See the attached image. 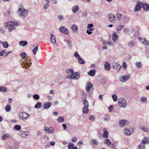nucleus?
<instances>
[{"label":"nucleus","mask_w":149,"mask_h":149,"mask_svg":"<svg viewBox=\"0 0 149 149\" xmlns=\"http://www.w3.org/2000/svg\"><path fill=\"white\" fill-rule=\"evenodd\" d=\"M136 45V43L134 41H130L128 43V46L129 47H132L135 46Z\"/></svg>","instance_id":"obj_26"},{"label":"nucleus","mask_w":149,"mask_h":149,"mask_svg":"<svg viewBox=\"0 0 149 149\" xmlns=\"http://www.w3.org/2000/svg\"><path fill=\"white\" fill-rule=\"evenodd\" d=\"M143 6V3L140 1H138L134 8V11L136 12H138L142 8Z\"/></svg>","instance_id":"obj_6"},{"label":"nucleus","mask_w":149,"mask_h":149,"mask_svg":"<svg viewBox=\"0 0 149 149\" xmlns=\"http://www.w3.org/2000/svg\"><path fill=\"white\" fill-rule=\"evenodd\" d=\"M107 43L110 46H113L114 45V43L112 42L111 41H109V42H108Z\"/></svg>","instance_id":"obj_57"},{"label":"nucleus","mask_w":149,"mask_h":149,"mask_svg":"<svg viewBox=\"0 0 149 149\" xmlns=\"http://www.w3.org/2000/svg\"><path fill=\"white\" fill-rule=\"evenodd\" d=\"M33 97V99L35 100H38L40 98V96L38 94H35Z\"/></svg>","instance_id":"obj_56"},{"label":"nucleus","mask_w":149,"mask_h":149,"mask_svg":"<svg viewBox=\"0 0 149 149\" xmlns=\"http://www.w3.org/2000/svg\"><path fill=\"white\" fill-rule=\"evenodd\" d=\"M41 103L40 102H38L35 105V107L36 109H39L41 107Z\"/></svg>","instance_id":"obj_37"},{"label":"nucleus","mask_w":149,"mask_h":149,"mask_svg":"<svg viewBox=\"0 0 149 149\" xmlns=\"http://www.w3.org/2000/svg\"><path fill=\"white\" fill-rule=\"evenodd\" d=\"M71 28L72 32L75 33L77 31L78 27L76 25L73 24Z\"/></svg>","instance_id":"obj_19"},{"label":"nucleus","mask_w":149,"mask_h":149,"mask_svg":"<svg viewBox=\"0 0 149 149\" xmlns=\"http://www.w3.org/2000/svg\"><path fill=\"white\" fill-rule=\"evenodd\" d=\"M124 27L123 25H118L116 26V32L118 33Z\"/></svg>","instance_id":"obj_32"},{"label":"nucleus","mask_w":149,"mask_h":149,"mask_svg":"<svg viewBox=\"0 0 149 149\" xmlns=\"http://www.w3.org/2000/svg\"><path fill=\"white\" fill-rule=\"evenodd\" d=\"M50 40L51 42L53 43H55L56 42L55 37V36L53 34H51Z\"/></svg>","instance_id":"obj_27"},{"label":"nucleus","mask_w":149,"mask_h":149,"mask_svg":"<svg viewBox=\"0 0 149 149\" xmlns=\"http://www.w3.org/2000/svg\"><path fill=\"white\" fill-rule=\"evenodd\" d=\"M65 72L66 74H69L66 77L67 79H68L77 80L79 78V72L74 73L72 69H67Z\"/></svg>","instance_id":"obj_1"},{"label":"nucleus","mask_w":149,"mask_h":149,"mask_svg":"<svg viewBox=\"0 0 149 149\" xmlns=\"http://www.w3.org/2000/svg\"><path fill=\"white\" fill-rule=\"evenodd\" d=\"M96 72V70L95 69H93L88 72V74L89 75L91 76H93L95 75Z\"/></svg>","instance_id":"obj_20"},{"label":"nucleus","mask_w":149,"mask_h":149,"mask_svg":"<svg viewBox=\"0 0 149 149\" xmlns=\"http://www.w3.org/2000/svg\"><path fill=\"white\" fill-rule=\"evenodd\" d=\"M19 146L17 143H15L13 145V149H18L19 148Z\"/></svg>","instance_id":"obj_54"},{"label":"nucleus","mask_w":149,"mask_h":149,"mask_svg":"<svg viewBox=\"0 0 149 149\" xmlns=\"http://www.w3.org/2000/svg\"><path fill=\"white\" fill-rule=\"evenodd\" d=\"M140 128L143 131L146 132H149V130L148 129L147 127L145 125H141L140 126Z\"/></svg>","instance_id":"obj_16"},{"label":"nucleus","mask_w":149,"mask_h":149,"mask_svg":"<svg viewBox=\"0 0 149 149\" xmlns=\"http://www.w3.org/2000/svg\"><path fill=\"white\" fill-rule=\"evenodd\" d=\"M118 38V36L116 33L115 32H113L112 36V39L113 42H116Z\"/></svg>","instance_id":"obj_13"},{"label":"nucleus","mask_w":149,"mask_h":149,"mask_svg":"<svg viewBox=\"0 0 149 149\" xmlns=\"http://www.w3.org/2000/svg\"><path fill=\"white\" fill-rule=\"evenodd\" d=\"M18 25V24L17 22L11 21L6 23L5 24V26L6 27H10L8 28V30L10 32L15 29V26H17Z\"/></svg>","instance_id":"obj_3"},{"label":"nucleus","mask_w":149,"mask_h":149,"mask_svg":"<svg viewBox=\"0 0 149 149\" xmlns=\"http://www.w3.org/2000/svg\"><path fill=\"white\" fill-rule=\"evenodd\" d=\"M9 137V135L8 134H4L2 137V138L3 140H5L7 139Z\"/></svg>","instance_id":"obj_44"},{"label":"nucleus","mask_w":149,"mask_h":149,"mask_svg":"<svg viewBox=\"0 0 149 149\" xmlns=\"http://www.w3.org/2000/svg\"><path fill=\"white\" fill-rule=\"evenodd\" d=\"M141 101L143 102H145L147 101V98L146 97H141Z\"/></svg>","instance_id":"obj_55"},{"label":"nucleus","mask_w":149,"mask_h":149,"mask_svg":"<svg viewBox=\"0 0 149 149\" xmlns=\"http://www.w3.org/2000/svg\"><path fill=\"white\" fill-rule=\"evenodd\" d=\"M143 9L146 11L149 10V5L147 3H143Z\"/></svg>","instance_id":"obj_24"},{"label":"nucleus","mask_w":149,"mask_h":149,"mask_svg":"<svg viewBox=\"0 0 149 149\" xmlns=\"http://www.w3.org/2000/svg\"><path fill=\"white\" fill-rule=\"evenodd\" d=\"M104 143L106 144L107 146H110L111 144V141L108 138H106L104 139Z\"/></svg>","instance_id":"obj_18"},{"label":"nucleus","mask_w":149,"mask_h":149,"mask_svg":"<svg viewBox=\"0 0 149 149\" xmlns=\"http://www.w3.org/2000/svg\"><path fill=\"white\" fill-rule=\"evenodd\" d=\"M3 47L5 48H7L8 47V44L7 42L6 41L3 42Z\"/></svg>","instance_id":"obj_53"},{"label":"nucleus","mask_w":149,"mask_h":149,"mask_svg":"<svg viewBox=\"0 0 149 149\" xmlns=\"http://www.w3.org/2000/svg\"><path fill=\"white\" fill-rule=\"evenodd\" d=\"M110 116L109 115H106V116H104L103 117V118L104 119V121H107L109 120L110 118Z\"/></svg>","instance_id":"obj_41"},{"label":"nucleus","mask_w":149,"mask_h":149,"mask_svg":"<svg viewBox=\"0 0 149 149\" xmlns=\"http://www.w3.org/2000/svg\"><path fill=\"white\" fill-rule=\"evenodd\" d=\"M83 103L84 105V107H89V103L87 100L86 99L84 100L83 101Z\"/></svg>","instance_id":"obj_38"},{"label":"nucleus","mask_w":149,"mask_h":149,"mask_svg":"<svg viewBox=\"0 0 149 149\" xmlns=\"http://www.w3.org/2000/svg\"><path fill=\"white\" fill-rule=\"evenodd\" d=\"M124 132L125 134L127 136L129 135L130 134V132L129 130L126 129H124Z\"/></svg>","instance_id":"obj_40"},{"label":"nucleus","mask_w":149,"mask_h":149,"mask_svg":"<svg viewBox=\"0 0 149 149\" xmlns=\"http://www.w3.org/2000/svg\"><path fill=\"white\" fill-rule=\"evenodd\" d=\"M5 109L7 112H9L11 109V107L7 104L5 107Z\"/></svg>","instance_id":"obj_52"},{"label":"nucleus","mask_w":149,"mask_h":149,"mask_svg":"<svg viewBox=\"0 0 149 149\" xmlns=\"http://www.w3.org/2000/svg\"><path fill=\"white\" fill-rule=\"evenodd\" d=\"M20 56L22 59H24L26 56V54L25 52H23L20 54Z\"/></svg>","instance_id":"obj_45"},{"label":"nucleus","mask_w":149,"mask_h":149,"mask_svg":"<svg viewBox=\"0 0 149 149\" xmlns=\"http://www.w3.org/2000/svg\"><path fill=\"white\" fill-rule=\"evenodd\" d=\"M91 142L92 143L93 145H97L99 143V142L96 139H92L91 140Z\"/></svg>","instance_id":"obj_36"},{"label":"nucleus","mask_w":149,"mask_h":149,"mask_svg":"<svg viewBox=\"0 0 149 149\" xmlns=\"http://www.w3.org/2000/svg\"><path fill=\"white\" fill-rule=\"evenodd\" d=\"M53 130L54 128L53 127H50L48 129V131H47V132L49 134H52L53 133Z\"/></svg>","instance_id":"obj_50"},{"label":"nucleus","mask_w":149,"mask_h":149,"mask_svg":"<svg viewBox=\"0 0 149 149\" xmlns=\"http://www.w3.org/2000/svg\"><path fill=\"white\" fill-rule=\"evenodd\" d=\"M141 43L145 45H149V41L146 39L144 38L143 40L141 41Z\"/></svg>","instance_id":"obj_28"},{"label":"nucleus","mask_w":149,"mask_h":149,"mask_svg":"<svg viewBox=\"0 0 149 149\" xmlns=\"http://www.w3.org/2000/svg\"><path fill=\"white\" fill-rule=\"evenodd\" d=\"M82 14L84 16L86 17L88 15V13L86 11H84L83 13Z\"/></svg>","instance_id":"obj_64"},{"label":"nucleus","mask_w":149,"mask_h":149,"mask_svg":"<svg viewBox=\"0 0 149 149\" xmlns=\"http://www.w3.org/2000/svg\"><path fill=\"white\" fill-rule=\"evenodd\" d=\"M116 17L117 19L118 20H120L122 18V15L119 13H116Z\"/></svg>","instance_id":"obj_30"},{"label":"nucleus","mask_w":149,"mask_h":149,"mask_svg":"<svg viewBox=\"0 0 149 149\" xmlns=\"http://www.w3.org/2000/svg\"><path fill=\"white\" fill-rule=\"evenodd\" d=\"M119 125L120 127H123L125 125H130V124L128 120H123L119 121Z\"/></svg>","instance_id":"obj_8"},{"label":"nucleus","mask_w":149,"mask_h":149,"mask_svg":"<svg viewBox=\"0 0 149 149\" xmlns=\"http://www.w3.org/2000/svg\"><path fill=\"white\" fill-rule=\"evenodd\" d=\"M130 77V74H129L127 75H124L121 76L119 77L120 80L122 82H125L126 80Z\"/></svg>","instance_id":"obj_7"},{"label":"nucleus","mask_w":149,"mask_h":149,"mask_svg":"<svg viewBox=\"0 0 149 149\" xmlns=\"http://www.w3.org/2000/svg\"><path fill=\"white\" fill-rule=\"evenodd\" d=\"M6 50H2L0 52V56H2L4 53L5 52Z\"/></svg>","instance_id":"obj_63"},{"label":"nucleus","mask_w":149,"mask_h":149,"mask_svg":"<svg viewBox=\"0 0 149 149\" xmlns=\"http://www.w3.org/2000/svg\"><path fill=\"white\" fill-rule=\"evenodd\" d=\"M66 42L68 44V45L71 47L72 46V44L70 43L71 42L69 40H67L66 41Z\"/></svg>","instance_id":"obj_60"},{"label":"nucleus","mask_w":149,"mask_h":149,"mask_svg":"<svg viewBox=\"0 0 149 149\" xmlns=\"http://www.w3.org/2000/svg\"><path fill=\"white\" fill-rule=\"evenodd\" d=\"M22 65L24 68H25L26 69H27L30 66L29 64L26 61L22 62Z\"/></svg>","instance_id":"obj_23"},{"label":"nucleus","mask_w":149,"mask_h":149,"mask_svg":"<svg viewBox=\"0 0 149 149\" xmlns=\"http://www.w3.org/2000/svg\"><path fill=\"white\" fill-rule=\"evenodd\" d=\"M93 27V25L92 24H88V28H89V30L90 31H92L94 29V28H92V27Z\"/></svg>","instance_id":"obj_39"},{"label":"nucleus","mask_w":149,"mask_h":149,"mask_svg":"<svg viewBox=\"0 0 149 149\" xmlns=\"http://www.w3.org/2000/svg\"><path fill=\"white\" fill-rule=\"evenodd\" d=\"M49 3H46L44 4V9L45 10H47L49 6Z\"/></svg>","instance_id":"obj_59"},{"label":"nucleus","mask_w":149,"mask_h":149,"mask_svg":"<svg viewBox=\"0 0 149 149\" xmlns=\"http://www.w3.org/2000/svg\"><path fill=\"white\" fill-rule=\"evenodd\" d=\"M105 69L107 70H109L111 68L110 65L108 62H105L104 64Z\"/></svg>","instance_id":"obj_17"},{"label":"nucleus","mask_w":149,"mask_h":149,"mask_svg":"<svg viewBox=\"0 0 149 149\" xmlns=\"http://www.w3.org/2000/svg\"><path fill=\"white\" fill-rule=\"evenodd\" d=\"M103 136L105 138H107L108 137V132L107 131L106 128L103 129Z\"/></svg>","instance_id":"obj_14"},{"label":"nucleus","mask_w":149,"mask_h":149,"mask_svg":"<svg viewBox=\"0 0 149 149\" xmlns=\"http://www.w3.org/2000/svg\"><path fill=\"white\" fill-rule=\"evenodd\" d=\"M149 143V139L148 137L144 138L142 141V143L144 144Z\"/></svg>","instance_id":"obj_29"},{"label":"nucleus","mask_w":149,"mask_h":149,"mask_svg":"<svg viewBox=\"0 0 149 149\" xmlns=\"http://www.w3.org/2000/svg\"><path fill=\"white\" fill-rule=\"evenodd\" d=\"M18 8L17 13L19 14V16L23 18H25L28 14V10L25 9L24 7L21 5H19Z\"/></svg>","instance_id":"obj_2"},{"label":"nucleus","mask_w":149,"mask_h":149,"mask_svg":"<svg viewBox=\"0 0 149 149\" xmlns=\"http://www.w3.org/2000/svg\"><path fill=\"white\" fill-rule=\"evenodd\" d=\"M36 46H35V47L33 49V52L34 54L36 55V52L37 51L38 49V46L37 44H36Z\"/></svg>","instance_id":"obj_34"},{"label":"nucleus","mask_w":149,"mask_h":149,"mask_svg":"<svg viewBox=\"0 0 149 149\" xmlns=\"http://www.w3.org/2000/svg\"><path fill=\"white\" fill-rule=\"evenodd\" d=\"M88 107H84L83 108L82 111L83 113L84 114L87 113H88L89 110L88 109Z\"/></svg>","instance_id":"obj_33"},{"label":"nucleus","mask_w":149,"mask_h":149,"mask_svg":"<svg viewBox=\"0 0 149 149\" xmlns=\"http://www.w3.org/2000/svg\"><path fill=\"white\" fill-rule=\"evenodd\" d=\"M145 145L142 143H141L140 144L139 146V149H144Z\"/></svg>","instance_id":"obj_51"},{"label":"nucleus","mask_w":149,"mask_h":149,"mask_svg":"<svg viewBox=\"0 0 149 149\" xmlns=\"http://www.w3.org/2000/svg\"><path fill=\"white\" fill-rule=\"evenodd\" d=\"M108 18L110 21L111 22L115 23L116 22V19L113 14H109L108 15Z\"/></svg>","instance_id":"obj_10"},{"label":"nucleus","mask_w":149,"mask_h":149,"mask_svg":"<svg viewBox=\"0 0 149 149\" xmlns=\"http://www.w3.org/2000/svg\"><path fill=\"white\" fill-rule=\"evenodd\" d=\"M121 67V66L118 64V65H116L115 67V68H113L115 69L117 71H118L120 70Z\"/></svg>","instance_id":"obj_49"},{"label":"nucleus","mask_w":149,"mask_h":149,"mask_svg":"<svg viewBox=\"0 0 149 149\" xmlns=\"http://www.w3.org/2000/svg\"><path fill=\"white\" fill-rule=\"evenodd\" d=\"M51 104L52 103L51 102H47L44 104L43 107L45 109H48L51 106Z\"/></svg>","instance_id":"obj_22"},{"label":"nucleus","mask_w":149,"mask_h":149,"mask_svg":"<svg viewBox=\"0 0 149 149\" xmlns=\"http://www.w3.org/2000/svg\"><path fill=\"white\" fill-rule=\"evenodd\" d=\"M27 44V42L26 41H21L19 42V44L22 46H25Z\"/></svg>","instance_id":"obj_31"},{"label":"nucleus","mask_w":149,"mask_h":149,"mask_svg":"<svg viewBox=\"0 0 149 149\" xmlns=\"http://www.w3.org/2000/svg\"><path fill=\"white\" fill-rule=\"evenodd\" d=\"M118 104L119 106L122 108H125L127 105L126 101L123 98H120L118 100Z\"/></svg>","instance_id":"obj_4"},{"label":"nucleus","mask_w":149,"mask_h":149,"mask_svg":"<svg viewBox=\"0 0 149 149\" xmlns=\"http://www.w3.org/2000/svg\"><path fill=\"white\" fill-rule=\"evenodd\" d=\"M129 21V18L127 16L124 17L122 19V22L124 24H126Z\"/></svg>","instance_id":"obj_21"},{"label":"nucleus","mask_w":149,"mask_h":149,"mask_svg":"<svg viewBox=\"0 0 149 149\" xmlns=\"http://www.w3.org/2000/svg\"><path fill=\"white\" fill-rule=\"evenodd\" d=\"M135 65L138 68H140L141 67V62H137L135 63Z\"/></svg>","instance_id":"obj_48"},{"label":"nucleus","mask_w":149,"mask_h":149,"mask_svg":"<svg viewBox=\"0 0 149 149\" xmlns=\"http://www.w3.org/2000/svg\"><path fill=\"white\" fill-rule=\"evenodd\" d=\"M109 111V112H111L113 109V106L112 105H110L108 107Z\"/></svg>","instance_id":"obj_62"},{"label":"nucleus","mask_w":149,"mask_h":149,"mask_svg":"<svg viewBox=\"0 0 149 149\" xmlns=\"http://www.w3.org/2000/svg\"><path fill=\"white\" fill-rule=\"evenodd\" d=\"M30 115L25 112H20L19 114V117L20 119L25 121L27 118H29Z\"/></svg>","instance_id":"obj_5"},{"label":"nucleus","mask_w":149,"mask_h":149,"mask_svg":"<svg viewBox=\"0 0 149 149\" xmlns=\"http://www.w3.org/2000/svg\"><path fill=\"white\" fill-rule=\"evenodd\" d=\"M89 119L91 121H93L94 120L95 117L93 115H91L89 116Z\"/></svg>","instance_id":"obj_61"},{"label":"nucleus","mask_w":149,"mask_h":149,"mask_svg":"<svg viewBox=\"0 0 149 149\" xmlns=\"http://www.w3.org/2000/svg\"><path fill=\"white\" fill-rule=\"evenodd\" d=\"M112 97L114 101L115 102L117 101L118 100V97L115 94L113 95L112 96Z\"/></svg>","instance_id":"obj_46"},{"label":"nucleus","mask_w":149,"mask_h":149,"mask_svg":"<svg viewBox=\"0 0 149 149\" xmlns=\"http://www.w3.org/2000/svg\"><path fill=\"white\" fill-rule=\"evenodd\" d=\"M60 31L64 34H69V31L64 26H62L59 28Z\"/></svg>","instance_id":"obj_11"},{"label":"nucleus","mask_w":149,"mask_h":149,"mask_svg":"<svg viewBox=\"0 0 149 149\" xmlns=\"http://www.w3.org/2000/svg\"><path fill=\"white\" fill-rule=\"evenodd\" d=\"M14 129L17 130H20L21 129V126L19 125H15L14 126Z\"/></svg>","instance_id":"obj_47"},{"label":"nucleus","mask_w":149,"mask_h":149,"mask_svg":"<svg viewBox=\"0 0 149 149\" xmlns=\"http://www.w3.org/2000/svg\"><path fill=\"white\" fill-rule=\"evenodd\" d=\"M74 56H75L76 58L78 59V58H79V57H80V56L78 54V52H75L74 54Z\"/></svg>","instance_id":"obj_58"},{"label":"nucleus","mask_w":149,"mask_h":149,"mask_svg":"<svg viewBox=\"0 0 149 149\" xmlns=\"http://www.w3.org/2000/svg\"><path fill=\"white\" fill-rule=\"evenodd\" d=\"M93 86V84L91 83L90 82L87 83L86 87V91H89L92 88Z\"/></svg>","instance_id":"obj_12"},{"label":"nucleus","mask_w":149,"mask_h":149,"mask_svg":"<svg viewBox=\"0 0 149 149\" xmlns=\"http://www.w3.org/2000/svg\"><path fill=\"white\" fill-rule=\"evenodd\" d=\"M78 61L81 64H83L85 63L84 61L80 57L78 58Z\"/></svg>","instance_id":"obj_42"},{"label":"nucleus","mask_w":149,"mask_h":149,"mask_svg":"<svg viewBox=\"0 0 149 149\" xmlns=\"http://www.w3.org/2000/svg\"><path fill=\"white\" fill-rule=\"evenodd\" d=\"M29 132L28 131H24L21 130L19 132V135L22 138H26L29 135Z\"/></svg>","instance_id":"obj_9"},{"label":"nucleus","mask_w":149,"mask_h":149,"mask_svg":"<svg viewBox=\"0 0 149 149\" xmlns=\"http://www.w3.org/2000/svg\"><path fill=\"white\" fill-rule=\"evenodd\" d=\"M79 6L77 5L73 6L72 8V12L74 13H76L79 10Z\"/></svg>","instance_id":"obj_15"},{"label":"nucleus","mask_w":149,"mask_h":149,"mask_svg":"<svg viewBox=\"0 0 149 149\" xmlns=\"http://www.w3.org/2000/svg\"><path fill=\"white\" fill-rule=\"evenodd\" d=\"M57 121L58 123L63 122L64 121V118L62 116H60L57 118Z\"/></svg>","instance_id":"obj_35"},{"label":"nucleus","mask_w":149,"mask_h":149,"mask_svg":"<svg viewBox=\"0 0 149 149\" xmlns=\"http://www.w3.org/2000/svg\"><path fill=\"white\" fill-rule=\"evenodd\" d=\"M74 146V144L72 143H69L68 146L69 149H78L76 146L73 147Z\"/></svg>","instance_id":"obj_25"},{"label":"nucleus","mask_w":149,"mask_h":149,"mask_svg":"<svg viewBox=\"0 0 149 149\" xmlns=\"http://www.w3.org/2000/svg\"><path fill=\"white\" fill-rule=\"evenodd\" d=\"M7 90V88L6 87L3 86L0 87V91L3 92H6Z\"/></svg>","instance_id":"obj_43"}]
</instances>
